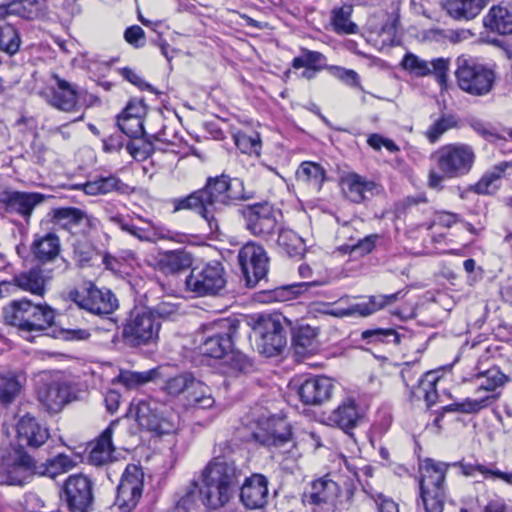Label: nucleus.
Masks as SVG:
<instances>
[{
  "label": "nucleus",
  "instance_id": "f257e3e1",
  "mask_svg": "<svg viewBox=\"0 0 512 512\" xmlns=\"http://www.w3.org/2000/svg\"><path fill=\"white\" fill-rule=\"evenodd\" d=\"M231 452L228 441L215 444L213 457L201 470L198 494L208 509L218 510L225 507L240 485L242 471L235 461L228 458Z\"/></svg>",
  "mask_w": 512,
  "mask_h": 512
},
{
  "label": "nucleus",
  "instance_id": "f03ea898",
  "mask_svg": "<svg viewBox=\"0 0 512 512\" xmlns=\"http://www.w3.org/2000/svg\"><path fill=\"white\" fill-rule=\"evenodd\" d=\"M431 158L436 163L438 171H429L428 186L441 190L445 179L460 178L469 174L476 156L470 145L454 143L440 147Z\"/></svg>",
  "mask_w": 512,
  "mask_h": 512
},
{
  "label": "nucleus",
  "instance_id": "7ed1b4c3",
  "mask_svg": "<svg viewBox=\"0 0 512 512\" xmlns=\"http://www.w3.org/2000/svg\"><path fill=\"white\" fill-rule=\"evenodd\" d=\"M201 194H203L208 214L215 215L217 218L225 207L253 198L252 193L245 191L240 179H231L226 175L208 178L206 185L201 189Z\"/></svg>",
  "mask_w": 512,
  "mask_h": 512
},
{
  "label": "nucleus",
  "instance_id": "20e7f679",
  "mask_svg": "<svg viewBox=\"0 0 512 512\" xmlns=\"http://www.w3.org/2000/svg\"><path fill=\"white\" fill-rule=\"evenodd\" d=\"M449 464L427 458L421 466L419 479L423 512H443L447 498L445 478Z\"/></svg>",
  "mask_w": 512,
  "mask_h": 512
},
{
  "label": "nucleus",
  "instance_id": "39448f33",
  "mask_svg": "<svg viewBox=\"0 0 512 512\" xmlns=\"http://www.w3.org/2000/svg\"><path fill=\"white\" fill-rule=\"evenodd\" d=\"M239 321L221 318L202 326L199 352L210 358L221 359L232 352L234 338L239 329Z\"/></svg>",
  "mask_w": 512,
  "mask_h": 512
},
{
  "label": "nucleus",
  "instance_id": "423d86ee",
  "mask_svg": "<svg viewBox=\"0 0 512 512\" xmlns=\"http://www.w3.org/2000/svg\"><path fill=\"white\" fill-rule=\"evenodd\" d=\"M161 321L150 308H134L122 324L123 342L133 348L154 345L159 340Z\"/></svg>",
  "mask_w": 512,
  "mask_h": 512
},
{
  "label": "nucleus",
  "instance_id": "0eeeda50",
  "mask_svg": "<svg viewBox=\"0 0 512 512\" xmlns=\"http://www.w3.org/2000/svg\"><path fill=\"white\" fill-rule=\"evenodd\" d=\"M54 311L47 305H35L27 299L13 301L4 309V319L22 331H41L53 324Z\"/></svg>",
  "mask_w": 512,
  "mask_h": 512
},
{
  "label": "nucleus",
  "instance_id": "6e6552de",
  "mask_svg": "<svg viewBox=\"0 0 512 512\" xmlns=\"http://www.w3.org/2000/svg\"><path fill=\"white\" fill-rule=\"evenodd\" d=\"M0 475L8 485L23 486L38 475V465L25 449L11 445L0 449Z\"/></svg>",
  "mask_w": 512,
  "mask_h": 512
},
{
  "label": "nucleus",
  "instance_id": "1a4fd4ad",
  "mask_svg": "<svg viewBox=\"0 0 512 512\" xmlns=\"http://www.w3.org/2000/svg\"><path fill=\"white\" fill-rule=\"evenodd\" d=\"M226 284L225 268L218 261L192 268L185 280L186 289L198 297L221 295Z\"/></svg>",
  "mask_w": 512,
  "mask_h": 512
},
{
  "label": "nucleus",
  "instance_id": "9d476101",
  "mask_svg": "<svg viewBox=\"0 0 512 512\" xmlns=\"http://www.w3.org/2000/svg\"><path fill=\"white\" fill-rule=\"evenodd\" d=\"M455 76L459 88L474 96L490 93L496 78L492 69L464 57L457 58Z\"/></svg>",
  "mask_w": 512,
  "mask_h": 512
},
{
  "label": "nucleus",
  "instance_id": "9b49d317",
  "mask_svg": "<svg viewBox=\"0 0 512 512\" xmlns=\"http://www.w3.org/2000/svg\"><path fill=\"white\" fill-rule=\"evenodd\" d=\"M69 299L80 309L97 316L110 315L118 308V300L109 289H99L92 283L82 290H71Z\"/></svg>",
  "mask_w": 512,
  "mask_h": 512
},
{
  "label": "nucleus",
  "instance_id": "f8f14e48",
  "mask_svg": "<svg viewBox=\"0 0 512 512\" xmlns=\"http://www.w3.org/2000/svg\"><path fill=\"white\" fill-rule=\"evenodd\" d=\"M238 261L248 288L265 279L269 271V257L265 249L255 243H246L238 253Z\"/></svg>",
  "mask_w": 512,
  "mask_h": 512
},
{
  "label": "nucleus",
  "instance_id": "ddd939ff",
  "mask_svg": "<svg viewBox=\"0 0 512 512\" xmlns=\"http://www.w3.org/2000/svg\"><path fill=\"white\" fill-rule=\"evenodd\" d=\"M61 498L69 512L91 511L94 502L92 481L83 474L70 475L64 483Z\"/></svg>",
  "mask_w": 512,
  "mask_h": 512
},
{
  "label": "nucleus",
  "instance_id": "4468645a",
  "mask_svg": "<svg viewBox=\"0 0 512 512\" xmlns=\"http://www.w3.org/2000/svg\"><path fill=\"white\" fill-rule=\"evenodd\" d=\"M253 331L257 349L267 357L278 355L286 346V333L278 317L262 318Z\"/></svg>",
  "mask_w": 512,
  "mask_h": 512
},
{
  "label": "nucleus",
  "instance_id": "2eb2a0df",
  "mask_svg": "<svg viewBox=\"0 0 512 512\" xmlns=\"http://www.w3.org/2000/svg\"><path fill=\"white\" fill-rule=\"evenodd\" d=\"M246 229L254 236L270 240L276 229L277 219L273 207L267 203H256L241 210Z\"/></svg>",
  "mask_w": 512,
  "mask_h": 512
},
{
  "label": "nucleus",
  "instance_id": "dca6fc26",
  "mask_svg": "<svg viewBox=\"0 0 512 512\" xmlns=\"http://www.w3.org/2000/svg\"><path fill=\"white\" fill-rule=\"evenodd\" d=\"M142 490V470L136 465H128L117 488L115 505L119 511H132L142 496Z\"/></svg>",
  "mask_w": 512,
  "mask_h": 512
},
{
  "label": "nucleus",
  "instance_id": "f3484780",
  "mask_svg": "<svg viewBox=\"0 0 512 512\" xmlns=\"http://www.w3.org/2000/svg\"><path fill=\"white\" fill-rule=\"evenodd\" d=\"M46 196L37 192H24L12 189L0 190V212L17 214L29 221L35 207L43 203Z\"/></svg>",
  "mask_w": 512,
  "mask_h": 512
},
{
  "label": "nucleus",
  "instance_id": "a211bd4d",
  "mask_svg": "<svg viewBox=\"0 0 512 512\" xmlns=\"http://www.w3.org/2000/svg\"><path fill=\"white\" fill-rule=\"evenodd\" d=\"M52 79L55 85L48 88L49 93L46 96L48 104L63 112H77L80 109L82 90L57 74H53Z\"/></svg>",
  "mask_w": 512,
  "mask_h": 512
},
{
  "label": "nucleus",
  "instance_id": "6ab92c4d",
  "mask_svg": "<svg viewBox=\"0 0 512 512\" xmlns=\"http://www.w3.org/2000/svg\"><path fill=\"white\" fill-rule=\"evenodd\" d=\"M253 435L257 442L272 448H281L292 442L291 427L283 418L266 419Z\"/></svg>",
  "mask_w": 512,
  "mask_h": 512
},
{
  "label": "nucleus",
  "instance_id": "aec40b11",
  "mask_svg": "<svg viewBox=\"0 0 512 512\" xmlns=\"http://www.w3.org/2000/svg\"><path fill=\"white\" fill-rule=\"evenodd\" d=\"M401 66L417 77H425L433 74L441 86L446 85L449 68L448 59L436 58L428 62L413 53H407L401 61Z\"/></svg>",
  "mask_w": 512,
  "mask_h": 512
},
{
  "label": "nucleus",
  "instance_id": "412c9836",
  "mask_svg": "<svg viewBox=\"0 0 512 512\" xmlns=\"http://www.w3.org/2000/svg\"><path fill=\"white\" fill-rule=\"evenodd\" d=\"M240 502L247 509H261L268 503V479L254 473L240 486Z\"/></svg>",
  "mask_w": 512,
  "mask_h": 512
},
{
  "label": "nucleus",
  "instance_id": "4be33fe9",
  "mask_svg": "<svg viewBox=\"0 0 512 512\" xmlns=\"http://www.w3.org/2000/svg\"><path fill=\"white\" fill-rule=\"evenodd\" d=\"M16 428L18 448H39L50 436L48 428L29 414L20 418Z\"/></svg>",
  "mask_w": 512,
  "mask_h": 512
},
{
  "label": "nucleus",
  "instance_id": "5701e85b",
  "mask_svg": "<svg viewBox=\"0 0 512 512\" xmlns=\"http://www.w3.org/2000/svg\"><path fill=\"white\" fill-rule=\"evenodd\" d=\"M333 389L334 383L331 378L310 377L300 385L298 395L306 405H319L331 398Z\"/></svg>",
  "mask_w": 512,
  "mask_h": 512
},
{
  "label": "nucleus",
  "instance_id": "b1692460",
  "mask_svg": "<svg viewBox=\"0 0 512 512\" xmlns=\"http://www.w3.org/2000/svg\"><path fill=\"white\" fill-rule=\"evenodd\" d=\"M136 421L142 429L158 435L169 434L175 429V424L171 419L165 417L163 412H159L156 407H152L147 402H141L137 406Z\"/></svg>",
  "mask_w": 512,
  "mask_h": 512
},
{
  "label": "nucleus",
  "instance_id": "393cba45",
  "mask_svg": "<svg viewBox=\"0 0 512 512\" xmlns=\"http://www.w3.org/2000/svg\"><path fill=\"white\" fill-rule=\"evenodd\" d=\"M340 494L339 485L328 478L314 480L302 496L305 504L324 505L333 503Z\"/></svg>",
  "mask_w": 512,
  "mask_h": 512
},
{
  "label": "nucleus",
  "instance_id": "a878e982",
  "mask_svg": "<svg viewBox=\"0 0 512 512\" xmlns=\"http://www.w3.org/2000/svg\"><path fill=\"white\" fill-rule=\"evenodd\" d=\"M341 184L343 193L353 203H361L378 192V186L375 182L369 181L356 173H350L343 177Z\"/></svg>",
  "mask_w": 512,
  "mask_h": 512
},
{
  "label": "nucleus",
  "instance_id": "bb28decb",
  "mask_svg": "<svg viewBox=\"0 0 512 512\" xmlns=\"http://www.w3.org/2000/svg\"><path fill=\"white\" fill-rule=\"evenodd\" d=\"M172 204L174 212L180 210H194L200 214L206 221L210 233H217L219 231V218L215 215L208 214L201 189L192 192L186 197L173 199Z\"/></svg>",
  "mask_w": 512,
  "mask_h": 512
},
{
  "label": "nucleus",
  "instance_id": "cd10ccee",
  "mask_svg": "<svg viewBox=\"0 0 512 512\" xmlns=\"http://www.w3.org/2000/svg\"><path fill=\"white\" fill-rule=\"evenodd\" d=\"M71 388L64 382H52L38 392L39 401L50 412H59L71 401Z\"/></svg>",
  "mask_w": 512,
  "mask_h": 512
},
{
  "label": "nucleus",
  "instance_id": "c85d7f7f",
  "mask_svg": "<svg viewBox=\"0 0 512 512\" xmlns=\"http://www.w3.org/2000/svg\"><path fill=\"white\" fill-rule=\"evenodd\" d=\"M31 251L34 258L42 264L54 262L60 257V239L53 232L36 235L31 245Z\"/></svg>",
  "mask_w": 512,
  "mask_h": 512
},
{
  "label": "nucleus",
  "instance_id": "c756f323",
  "mask_svg": "<svg viewBox=\"0 0 512 512\" xmlns=\"http://www.w3.org/2000/svg\"><path fill=\"white\" fill-rule=\"evenodd\" d=\"M193 259L185 250H170L160 253L156 260V268L165 275H174L189 268Z\"/></svg>",
  "mask_w": 512,
  "mask_h": 512
},
{
  "label": "nucleus",
  "instance_id": "7c9ffc66",
  "mask_svg": "<svg viewBox=\"0 0 512 512\" xmlns=\"http://www.w3.org/2000/svg\"><path fill=\"white\" fill-rule=\"evenodd\" d=\"M489 0H446L443 7L456 20L474 19Z\"/></svg>",
  "mask_w": 512,
  "mask_h": 512
},
{
  "label": "nucleus",
  "instance_id": "2f4dec72",
  "mask_svg": "<svg viewBox=\"0 0 512 512\" xmlns=\"http://www.w3.org/2000/svg\"><path fill=\"white\" fill-rule=\"evenodd\" d=\"M116 425V421L111 422L96 440L89 454V461L91 464L101 466L111 460L114 451L112 434Z\"/></svg>",
  "mask_w": 512,
  "mask_h": 512
},
{
  "label": "nucleus",
  "instance_id": "473e14b6",
  "mask_svg": "<svg viewBox=\"0 0 512 512\" xmlns=\"http://www.w3.org/2000/svg\"><path fill=\"white\" fill-rule=\"evenodd\" d=\"M51 276H45L40 268H32L27 272L20 273L14 277L15 284L32 294L42 296L45 292L46 282Z\"/></svg>",
  "mask_w": 512,
  "mask_h": 512
},
{
  "label": "nucleus",
  "instance_id": "72a5a7b5",
  "mask_svg": "<svg viewBox=\"0 0 512 512\" xmlns=\"http://www.w3.org/2000/svg\"><path fill=\"white\" fill-rule=\"evenodd\" d=\"M359 418L360 416L355 402L348 400L332 411L328 420L330 424L347 431L357 425Z\"/></svg>",
  "mask_w": 512,
  "mask_h": 512
},
{
  "label": "nucleus",
  "instance_id": "f704fd0d",
  "mask_svg": "<svg viewBox=\"0 0 512 512\" xmlns=\"http://www.w3.org/2000/svg\"><path fill=\"white\" fill-rule=\"evenodd\" d=\"M484 25L501 35L512 34V11L501 6L492 7L484 18Z\"/></svg>",
  "mask_w": 512,
  "mask_h": 512
},
{
  "label": "nucleus",
  "instance_id": "c9c22d12",
  "mask_svg": "<svg viewBox=\"0 0 512 512\" xmlns=\"http://www.w3.org/2000/svg\"><path fill=\"white\" fill-rule=\"evenodd\" d=\"M296 179L298 182L319 191L326 180V172L320 164L304 161L296 171Z\"/></svg>",
  "mask_w": 512,
  "mask_h": 512
},
{
  "label": "nucleus",
  "instance_id": "e433bc0d",
  "mask_svg": "<svg viewBox=\"0 0 512 512\" xmlns=\"http://www.w3.org/2000/svg\"><path fill=\"white\" fill-rule=\"evenodd\" d=\"M438 376L434 372L425 373L417 382L416 386L411 388V395L417 400L423 399L427 407H431L438 400L436 384Z\"/></svg>",
  "mask_w": 512,
  "mask_h": 512
},
{
  "label": "nucleus",
  "instance_id": "4c0bfd02",
  "mask_svg": "<svg viewBox=\"0 0 512 512\" xmlns=\"http://www.w3.org/2000/svg\"><path fill=\"white\" fill-rule=\"evenodd\" d=\"M512 164L509 162H501L495 165L491 170L486 172L481 179L472 187L477 194H492L500 186L501 179L506 169Z\"/></svg>",
  "mask_w": 512,
  "mask_h": 512
},
{
  "label": "nucleus",
  "instance_id": "58836bf2",
  "mask_svg": "<svg viewBox=\"0 0 512 512\" xmlns=\"http://www.w3.org/2000/svg\"><path fill=\"white\" fill-rule=\"evenodd\" d=\"M317 331L309 325L300 326L293 332V348L297 355L305 356L317 350Z\"/></svg>",
  "mask_w": 512,
  "mask_h": 512
},
{
  "label": "nucleus",
  "instance_id": "ea45409f",
  "mask_svg": "<svg viewBox=\"0 0 512 512\" xmlns=\"http://www.w3.org/2000/svg\"><path fill=\"white\" fill-rule=\"evenodd\" d=\"M87 195H104L114 191H123L125 184L116 176L99 177L78 186Z\"/></svg>",
  "mask_w": 512,
  "mask_h": 512
},
{
  "label": "nucleus",
  "instance_id": "a19ab883",
  "mask_svg": "<svg viewBox=\"0 0 512 512\" xmlns=\"http://www.w3.org/2000/svg\"><path fill=\"white\" fill-rule=\"evenodd\" d=\"M499 399L498 394H487L477 399L466 398L462 402H456L445 406L446 412H459L464 414H475L493 405Z\"/></svg>",
  "mask_w": 512,
  "mask_h": 512
},
{
  "label": "nucleus",
  "instance_id": "79ce46f5",
  "mask_svg": "<svg viewBox=\"0 0 512 512\" xmlns=\"http://www.w3.org/2000/svg\"><path fill=\"white\" fill-rule=\"evenodd\" d=\"M277 245L289 257H301L305 252L303 239L289 228L279 229Z\"/></svg>",
  "mask_w": 512,
  "mask_h": 512
},
{
  "label": "nucleus",
  "instance_id": "37998d69",
  "mask_svg": "<svg viewBox=\"0 0 512 512\" xmlns=\"http://www.w3.org/2000/svg\"><path fill=\"white\" fill-rule=\"evenodd\" d=\"M185 398L189 406L201 409H209L215 403V400L210 393L209 387L195 377L192 379Z\"/></svg>",
  "mask_w": 512,
  "mask_h": 512
},
{
  "label": "nucleus",
  "instance_id": "c03bdc74",
  "mask_svg": "<svg viewBox=\"0 0 512 512\" xmlns=\"http://www.w3.org/2000/svg\"><path fill=\"white\" fill-rule=\"evenodd\" d=\"M453 466H459L461 473L465 476L473 477L475 476L476 472H479L486 479H499L512 486V472H503L499 469L489 468L485 465H474L463 462L454 463Z\"/></svg>",
  "mask_w": 512,
  "mask_h": 512
},
{
  "label": "nucleus",
  "instance_id": "a18cd8bd",
  "mask_svg": "<svg viewBox=\"0 0 512 512\" xmlns=\"http://www.w3.org/2000/svg\"><path fill=\"white\" fill-rule=\"evenodd\" d=\"M76 465V462L65 454H58L41 465H38V475L55 478L66 473Z\"/></svg>",
  "mask_w": 512,
  "mask_h": 512
},
{
  "label": "nucleus",
  "instance_id": "49530a36",
  "mask_svg": "<svg viewBox=\"0 0 512 512\" xmlns=\"http://www.w3.org/2000/svg\"><path fill=\"white\" fill-rule=\"evenodd\" d=\"M476 377L480 382L475 392L477 394L485 392V395L498 394L500 396V393L496 392V389L501 387L507 380V377L496 367L481 372L477 374Z\"/></svg>",
  "mask_w": 512,
  "mask_h": 512
},
{
  "label": "nucleus",
  "instance_id": "de8ad7c7",
  "mask_svg": "<svg viewBox=\"0 0 512 512\" xmlns=\"http://www.w3.org/2000/svg\"><path fill=\"white\" fill-rule=\"evenodd\" d=\"M51 215L54 223L64 229H70L78 225L85 217V213L75 207L55 208L52 210Z\"/></svg>",
  "mask_w": 512,
  "mask_h": 512
},
{
  "label": "nucleus",
  "instance_id": "09e8293b",
  "mask_svg": "<svg viewBox=\"0 0 512 512\" xmlns=\"http://www.w3.org/2000/svg\"><path fill=\"white\" fill-rule=\"evenodd\" d=\"M19 31L11 24L0 26V50L10 56L15 55L21 46Z\"/></svg>",
  "mask_w": 512,
  "mask_h": 512
},
{
  "label": "nucleus",
  "instance_id": "8fccbe9b",
  "mask_svg": "<svg viewBox=\"0 0 512 512\" xmlns=\"http://www.w3.org/2000/svg\"><path fill=\"white\" fill-rule=\"evenodd\" d=\"M139 219L144 221L142 217H139ZM145 222L150 226V228H140L131 224L127 230V233L131 234L132 236L136 237L141 241L152 243L156 242L159 239L169 238L167 234L168 231H166L163 227H161L160 225H156L151 220H145Z\"/></svg>",
  "mask_w": 512,
  "mask_h": 512
},
{
  "label": "nucleus",
  "instance_id": "3c124183",
  "mask_svg": "<svg viewBox=\"0 0 512 512\" xmlns=\"http://www.w3.org/2000/svg\"><path fill=\"white\" fill-rule=\"evenodd\" d=\"M292 67L294 69L305 67L313 69V71H321L326 67V57L318 51L302 48L301 55L292 60Z\"/></svg>",
  "mask_w": 512,
  "mask_h": 512
},
{
  "label": "nucleus",
  "instance_id": "603ef678",
  "mask_svg": "<svg viewBox=\"0 0 512 512\" xmlns=\"http://www.w3.org/2000/svg\"><path fill=\"white\" fill-rule=\"evenodd\" d=\"M458 126L457 118L452 114H443L435 120L425 132L430 143H436L447 131Z\"/></svg>",
  "mask_w": 512,
  "mask_h": 512
},
{
  "label": "nucleus",
  "instance_id": "864d4df0",
  "mask_svg": "<svg viewBox=\"0 0 512 512\" xmlns=\"http://www.w3.org/2000/svg\"><path fill=\"white\" fill-rule=\"evenodd\" d=\"M155 370L135 372L121 370L115 381L121 383L127 389H136L154 379Z\"/></svg>",
  "mask_w": 512,
  "mask_h": 512
},
{
  "label": "nucleus",
  "instance_id": "5fc2aeb1",
  "mask_svg": "<svg viewBox=\"0 0 512 512\" xmlns=\"http://www.w3.org/2000/svg\"><path fill=\"white\" fill-rule=\"evenodd\" d=\"M351 6H344L333 10L332 23L334 31L342 34H354L357 32V25L350 20Z\"/></svg>",
  "mask_w": 512,
  "mask_h": 512
},
{
  "label": "nucleus",
  "instance_id": "6e6d98bb",
  "mask_svg": "<svg viewBox=\"0 0 512 512\" xmlns=\"http://www.w3.org/2000/svg\"><path fill=\"white\" fill-rule=\"evenodd\" d=\"M21 389V384L12 373L0 374V402L11 403Z\"/></svg>",
  "mask_w": 512,
  "mask_h": 512
},
{
  "label": "nucleus",
  "instance_id": "4d7b16f0",
  "mask_svg": "<svg viewBox=\"0 0 512 512\" xmlns=\"http://www.w3.org/2000/svg\"><path fill=\"white\" fill-rule=\"evenodd\" d=\"M235 145L244 154L260 155L261 140L258 133L248 135L238 131L233 135Z\"/></svg>",
  "mask_w": 512,
  "mask_h": 512
},
{
  "label": "nucleus",
  "instance_id": "13d9d810",
  "mask_svg": "<svg viewBox=\"0 0 512 512\" xmlns=\"http://www.w3.org/2000/svg\"><path fill=\"white\" fill-rule=\"evenodd\" d=\"M193 377L194 376L191 373H182L176 375L174 377L169 378L165 382L162 389L168 395L173 397H176L182 393L187 395Z\"/></svg>",
  "mask_w": 512,
  "mask_h": 512
},
{
  "label": "nucleus",
  "instance_id": "bf43d9fd",
  "mask_svg": "<svg viewBox=\"0 0 512 512\" xmlns=\"http://www.w3.org/2000/svg\"><path fill=\"white\" fill-rule=\"evenodd\" d=\"M117 125L120 132L129 138H139L144 134V125L141 117L119 115Z\"/></svg>",
  "mask_w": 512,
  "mask_h": 512
},
{
  "label": "nucleus",
  "instance_id": "052dcab7",
  "mask_svg": "<svg viewBox=\"0 0 512 512\" xmlns=\"http://www.w3.org/2000/svg\"><path fill=\"white\" fill-rule=\"evenodd\" d=\"M379 238L378 234H371L359 239L355 244L342 246L341 250L355 257H363L373 251Z\"/></svg>",
  "mask_w": 512,
  "mask_h": 512
},
{
  "label": "nucleus",
  "instance_id": "680f3d73",
  "mask_svg": "<svg viewBox=\"0 0 512 512\" xmlns=\"http://www.w3.org/2000/svg\"><path fill=\"white\" fill-rule=\"evenodd\" d=\"M198 484L192 482L185 494L176 503L172 512H198L199 504L196 490Z\"/></svg>",
  "mask_w": 512,
  "mask_h": 512
},
{
  "label": "nucleus",
  "instance_id": "e2e57ef3",
  "mask_svg": "<svg viewBox=\"0 0 512 512\" xmlns=\"http://www.w3.org/2000/svg\"><path fill=\"white\" fill-rule=\"evenodd\" d=\"M362 339L369 343L382 342L394 343L400 342V337L394 329H369L362 332Z\"/></svg>",
  "mask_w": 512,
  "mask_h": 512
},
{
  "label": "nucleus",
  "instance_id": "0e129e2a",
  "mask_svg": "<svg viewBox=\"0 0 512 512\" xmlns=\"http://www.w3.org/2000/svg\"><path fill=\"white\" fill-rule=\"evenodd\" d=\"M150 309L153 313H155V318L158 320H174L177 316L181 315V305L179 303L162 301L154 308Z\"/></svg>",
  "mask_w": 512,
  "mask_h": 512
},
{
  "label": "nucleus",
  "instance_id": "69168bd1",
  "mask_svg": "<svg viewBox=\"0 0 512 512\" xmlns=\"http://www.w3.org/2000/svg\"><path fill=\"white\" fill-rule=\"evenodd\" d=\"M383 307H385L383 295L370 296L368 302L355 303V308L361 317L369 316Z\"/></svg>",
  "mask_w": 512,
  "mask_h": 512
},
{
  "label": "nucleus",
  "instance_id": "338daca9",
  "mask_svg": "<svg viewBox=\"0 0 512 512\" xmlns=\"http://www.w3.org/2000/svg\"><path fill=\"white\" fill-rule=\"evenodd\" d=\"M230 356L227 360L228 366L234 372L247 373L252 368L250 359L242 354L241 352L234 351L229 352Z\"/></svg>",
  "mask_w": 512,
  "mask_h": 512
},
{
  "label": "nucleus",
  "instance_id": "774afa93",
  "mask_svg": "<svg viewBox=\"0 0 512 512\" xmlns=\"http://www.w3.org/2000/svg\"><path fill=\"white\" fill-rule=\"evenodd\" d=\"M97 255L96 250L88 243H78L74 246V258L80 267L89 265Z\"/></svg>",
  "mask_w": 512,
  "mask_h": 512
}]
</instances>
